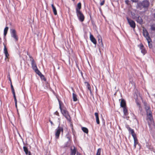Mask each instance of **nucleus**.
I'll list each match as a JSON object with an SVG mask.
<instances>
[{
  "mask_svg": "<svg viewBox=\"0 0 155 155\" xmlns=\"http://www.w3.org/2000/svg\"><path fill=\"white\" fill-rule=\"evenodd\" d=\"M125 3L127 4H129V1L128 0H127L125 1Z\"/></svg>",
  "mask_w": 155,
  "mask_h": 155,
  "instance_id": "nucleus-34",
  "label": "nucleus"
},
{
  "mask_svg": "<svg viewBox=\"0 0 155 155\" xmlns=\"http://www.w3.org/2000/svg\"><path fill=\"white\" fill-rule=\"evenodd\" d=\"M8 29V27H6L4 29V35L5 36H6L7 34V31Z\"/></svg>",
  "mask_w": 155,
  "mask_h": 155,
  "instance_id": "nucleus-23",
  "label": "nucleus"
},
{
  "mask_svg": "<svg viewBox=\"0 0 155 155\" xmlns=\"http://www.w3.org/2000/svg\"><path fill=\"white\" fill-rule=\"evenodd\" d=\"M104 0H103V1L100 3L101 5H103L104 4Z\"/></svg>",
  "mask_w": 155,
  "mask_h": 155,
  "instance_id": "nucleus-33",
  "label": "nucleus"
},
{
  "mask_svg": "<svg viewBox=\"0 0 155 155\" xmlns=\"http://www.w3.org/2000/svg\"><path fill=\"white\" fill-rule=\"evenodd\" d=\"M63 132V129L62 128L58 127L56 130L55 135L56 136H59L60 134L62 135Z\"/></svg>",
  "mask_w": 155,
  "mask_h": 155,
  "instance_id": "nucleus-8",
  "label": "nucleus"
},
{
  "mask_svg": "<svg viewBox=\"0 0 155 155\" xmlns=\"http://www.w3.org/2000/svg\"><path fill=\"white\" fill-rule=\"evenodd\" d=\"M11 31L12 36L15 39V41H18V38L15 30L14 29H12Z\"/></svg>",
  "mask_w": 155,
  "mask_h": 155,
  "instance_id": "nucleus-7",
  "label": "nucleus"
},
{
  "mask_svg": "<svg viewBox=\"0 0 155 155\" xmlns=\"http://www.w3.org/2000/svg\"><path fill=\"white\" fill-rule=\"evenodd\" d=\"M85 83L87 84L86 87L90 91L91 94L92 93V92L91 91V86L88 82H86Z\"/></svg>",
  "mask_w": 155,
  "mask_h": 155,
  "instance_id": "nucleus-14",
  "label": "nucleus"
},
{
  "mask_svg": "<svg viewBox=\"0 0 155 155\" xmlns=\"http://www.w3.org/2000/svg\"><path fill=\"white\" fill-rule=\"evenodd\" d=\"M51 7H52L53 11L54 12V13L55 15H57V12L56 9L55 7L54 6L53 4L51 5Z\"/></svg>",
  "mask_w": 155,
  "mask_h": 155,
  "instance_id": "nucleus-17",
  "label": "nucleus"
},
{
  "mask_svg": "<svg viewBox=\"0 0 155 155\" xmlns=\"http://www.w3.org/2000/svg\"><path fill=\"white\" fill-rule=\"evenodd\" d=\"M81 8V4L80 2L78 3L76 8V12L77 15L81 22L83 21L84 19V17L83 14L80 11V10Z\"/></svg>",
  "mask_w": 155,
  "mask_h": 155,
  "instance_id": "nucleus-2",
  "label": "nucleus"
},
{
  "mask_svg": "<svg viewBox=\"0 0 155 155\" xmlns=\"http://www.w3.org/2000/svg\"><path fill=\"white\" fill-rule=\"evenodd\" d=\"M23 150L26 154H28V150L27 147L25 146L23 147Z\"/></svg>",
  "mask_w": 155,
  "mask_h": 155,
  "instance_id": "nucleus-24",
  "label": "nucleus"
},
{
  "mask_svg": "<svg viewBox=\"0 0 155 155\" xmlns=\"http://www.w3.org/2000/svg\"><path fill=\"white\" fill-rule=\"evenodd\" d=\"M50 122L52 124H53L51 120H50Z\"/></svg>",
  "mask_w": 155,
  "mask_h": 155,
  "instance_id": "nucleus-40",
  "label": "nucleus"
},
{
  "mask_svg": "<svg viewBox=\"0 0 155 155\" xmlns=\"http://www.w3.org/2000/svg\"><path fill=\"white\" fill-rule=\"evenodd\" d=\"M31 65L33 69L34 70L35 72L38 75L40 76L41 75L42 76H43L40 72L36 66V64L35 61H34V60L32 58L31 59Z\"/></svg>",
  "mask_w": 155,
  "mask_h": 155,
  "instance_id": "nucleus-4",
  "label": "nucleus"
},
{
  "mask_svg": "<svg viewBox=\"0 0 155 155\" xmlns=\"http://www.w3.org/2000/svg\"><path fill=\"white\" fill-rule=\"evenodd\" d=\"M72 0L73 1H74V0Z\"/></svg>",
  "mask_w": 155,
  "mask_h": 155,
  "instance_id": "nucleus-43",
  "label": "nucleus"
},
{
  "mask_svg": "<svg viewBox=\"0 0 155 155\" xmlns=\"http://www.w3.org/2000/svg\"><path fill=\"white\" fill-rule=\"evenodd\" d=\"M82 130L86 134H88V129L85 127H82Z\"/></svg>",
  "mask_w": 155,
  "mask_h": 155,
  "instance_id": "nucleus-22",
  "label": "nucleus"
},
{
  "mask_svg": "<svg viewBox=\"0 0 155 155\" xmlns=\"http://www.w3.org/2000/svg\"><path fill=\"white\" fill-rule=\"evenodd\" d=\"M139 47L140 49H143L144 48L142 44H140L139 45Z\"/></svg>",
  "mask_w": 155,
  "mask_h": 155,
  "instance_id": "nucleus-32",
  "label": "nucleus"
},
{
  "mask_svg": "<svg viewBox=\"0 0 155 155\" xmlns=\"http://www.w3.org/2000/svg\"><path fill=\"white\" fill-rule=\"evenodd\" d=\"M149 5V3L147 0H144L138 4V6L140 8H147Z\"/></svg>",
  "mask_w": 155,
  "mask_h": 155,
  "instance_id": "nucleus-5",
  "label": "nucleus"
},
{
  "mask_svg": "<svg viewBox=\"0 0 155 155\" xmlns=\"http://www.w3.org/2000/svg\"><path fill=\"white\" fill-rule=\"evenodd\" d=\"M67 138L68 139H70V138H71V136H70V137L68 136L67 137Z\"/></svg>",
  "mask_w": 155,
  "mask_h": 155,
  "instance_id": "nucleus-39",
  "label": "nucleus"
},
{
  "mask_svg": "<svg viewBox=\"0 0 155 155\" xmlns=\"http://www.w3.org/2000/svg\"><path fill=\"white\" fill-rule=\"evenodd\" d=\"M127 21L131 27L134 28L135 27V23L134 21L132 20L129 18L128 17L127 18Z\"/></svg>",
  "mask_w": 155,
  "mask_h": 155,
  "instance_id": "nucleus-9",
  "label": "nucleus"
},
{
  "mask_svg": "<svg viewBox=\"0 0 155 155\" xmlns=\"http://www.w3.org/2000/svg\"><path fill=\"white\" fill-rule=\"evenodd\" d=\"M76 153V150L75 147H74V149L71 148L70 155H75Z\"/></svg>",
  "mask_w": 155,
  "mask_h": 155,
  "instance_id": "nucleus-13",
  "label": "nucleus"
},
{
  "mask_svg": "<svg viewBox=\"0 0 155 155\" xmlns=\"http://www.w3.org/2000/svg\"><path fill=\"white\" fill-rule=\"evenodd\" d=\"M128 130L129 131V133H130L132 136H136V134H135L133 130L130 128H128Z\"/></svg>",
  "mask_w": 155,
  "mask_h": 155,
  "instance_id": "nucleus-18",
  "label": "nucleus"
},
{
  "mask_svg": "<svg viewBox=\"0 0 155 155\" xmlns=\"http://www.w3.org/2000/svg\"><path fill=\"white\" fill-rule=\"evenodd\" d=\"M98 41L100 43H101V44L102 45V39L101 38V37H100V38H99L98 40Z\"/></svg>",
  "mask_w": 155,
  "mask_h": 155,
  "instance_id": "nucleus-31",
  "label": "nucleus"
},
{
  "mask_svg": "<svg viewBox=\"0 0 155 155\" xmlns=\"http://www.w3.org/2000/svg\"><path fill=\"white\" fill-rule=\"evenodd\" d=\"M11 89L12 90V91L13 96H14V97L16 96L15 95V90L14 89L12 85V83H11Z\"/></svg>",
  "mask_w": 155,
  "mask_h": 155,
  "instance_id": "nucleus-21",
  "label": "nucleus"
},
{
  "mask_svg": "<svg viewBox=\"0 0 155 155\" xmlns=\"http://www.w3.org/2000/svg\"><path fill=\"white\" fill-rule=\"evenodd\" d=\"M14 97V100H15V106H16V107H17V99H16V96Z\"/></svg>",
  "mask_w": 155,
  "mask_h": 155,
  "instance_id": "nucleus-30",
  "label": "nucleus"
},
{
  "mask_svg": "<svg viewBox=\"0 0 155 155\" xmlns=\"http://www.w3.org/2000/svg\"><path fill=\"white\" fill-rule=\"evenodd\" d=\"M149 43H150V42L149 43H148L149 47L150 48H151L152 47V46L151 45H150Z\"/></svg>",
  "mask_w": 155,
  "mask_h": 155,
  "instance_id": "nucleus-37",
  "label": "nucleus"
},
{
  "mask_svg": "<svg viewBox=\"0 0 155 155\" xmlns=\"http://www.w3.org/2000/svg\"><path fill=\"white\" fill-rule=\"evenodd\" d=\"M60 107L59 108L63 116L66 118L67 120L69 122L71 121V118L69 115L68 112L65 109H63L61 107L60 102L59 101Z\"/></svg>",
  "mask_w": 155,
  "mask_h": 155,
  "instance_id": "nucleus-3",
  "label": "nucleus"
},
{
  "mask_svg": "<svg viewBox=\"0 0 155 155\" xmlns=\"http://www.w3.org/2000/svg\"><path fill=\"white\" fill-rule=\"evenodd\" d=\"M101 148H99L97 150V152L96 155H101Z\"/></svg>",
  "mask_w": 155,
  "mask_h": 155,
  "instance_id": "nucleus-27",
  "label": "nucleus"
},
{
  "mask_svg": "<svg viewBox=\"0 0 155 155\" xmlns=\"http://www.w3.org/2000/svg\"><path fill=\"white\" fill-rule=\"evenodd\" d=\"M79 155H81V154H80Z\"/></svg>",
  "mask_w": 155,
  "mask_h": 155,
  "instance_id": "nucleus-45",
  "label": "nucleus"
},
{
  "mask_svg": "<svg viewBox=\"0 0 155 155\" xmlns=\"http://www.w3.org/2000/svg\"><path fill=\"white\" fill-rule=\"evenodd\" d=\"M73 100L74 101H77L78 99L77 98V96L76 94H74V93H73Z\"/></svg>",
  "mask_w": 155,
  "mask_h": 155,
  "instance_id": "nucleus-20",
  "label": "nucleus"
},
{
  "mask_svg": "<svg viewBox=\"0 0 155 155\" xmlns=\"http://www.w3.org/2000/svg\"><path fill=\"white\" fill-rule=\"evenodd\" d=\"M138 0H131V1L133 2H137Z\"/></svg>",
  "mask_w": 155,
  "mask_h": 155,
  "instance_id": "nucleus-35",
  "label": "nucleus"
},
{
  "mask_svg": "<svg viewBox=\"0 0 155 155\" xmlns=\"http://www.w3.org/2000/svg\"><path fill=\"white\" fill-rule=\"evenodd\" d=\"M145 108L147 114V121L150 128L153 129H155V126L153 120V117L152 113L150 107L147 105H145Z\"/></svg>",
  "mask_w": 155,
  "mask_h": 155,
  "instance_id": "nucleus-1",
  "label": "nucleus"
},
{
  "mask_svg": "<svg viewBox=\"0 0 155 155\" xmlns=\"http://www.w3.org/2000/svg\"><path fill=\"white\" fill-rule=\"evenodd\" d=\"M137 145V144L134 143V148L135 149V148H136V145Z\"/></svg>",
  "mask_w": 155,
  "mask_h": 155,
  "instance_id": "nucleus-36",
  "label": "nucleus"
},
{
  "mask_svg": "<svg viewBox=\"0 0 155 155\" xmlns=\"http://www.w3.org/2000/svg\"><path fill=\"white\" fill-rule=\"evenodd\" d=\"M151 29L152 30H155V24H153L151 25Z\"/></svg>",
  "mask_w": 155,
  "mask_h": 155,
  "instance_id": "nucleus-28",
  "label": "nucleus"
},
{
  "mask_svg": "<svg viewBox=\"0 0 155 155\" xmlns=\"http://www.w3.org/2000/svg\"><path fill=\"white\" fill-rule=\"evenodd\" d=\"M9 80H10V81L11 83H12V81H11V79L10 78H9Z\"/></svg>",
  "mask_w": 155,
  "mask_h": 155,
  "instance_id": "nucleus-38",
  "label": "nucleus"
},
{
  "mask_svg": "<svg viewBox=\"0 0 155 155\" xmlns=\"http://www.w3.org/2000/svg\"><path fill=\"white\" fill-rule=\"evenodd\" d=\"M134 139V143L137 144L138 143V141L137 136H133Z\"/></svg>",
  "mask_w": 155,
  "mask_h": 155,
  "instance_id": "nucleus-19",
  "label": "nucleus"
},
{
  "mask_svg": "<svg viewBox=\"0 0 155 155\" xmlns=\"http://www.w3.org/2000/svg\"><path fill=\"white\" fill-rule=\"evenodd\" d=\"M124 108V113L125 115H127L128 114L127 110L125 107L123 108Z\"/></svg>",
  "mask_w": 155,
  "mask_h": 155,
  "instance_id": "nucleus-25",
  "label": "nucleus"
},
{
  "mask_svg": "<svg viewBox=\"0 0 155 155\" xmlns=\"http://www.w3.org/2000/svg\"><path fill=\"white\" fill-rule=\"evenodd\" d=\"M70 143H71L70 141H68L67 142V143H66V144H65V145H64V147H68L70 145Z\"/></svg>",
  "mask_w": 155,
  "mask_h": 155,
  "instance_id": "nucleus-26",
  "label": "nucleus"
},
{
  "mask_svg": "<svg viewBox=\"0 0 155 155\" xmlns=\"http://www.w3.org/2000/svg\"><path fill=\"white\" fill-rule=\"evenodd\" d=\"M29 155H30V154H29Z\"/></svg>",
  "mask_w": 155,
  "mask_h": 155,
  "instance_id": "nucleus-44",
  "label": "nucleus"
},
{
  "mask_svg": "<svg viewBox=\"0 0 155 155\" xmlns=\"http://www.w3.org/2000/svg\"><path fill=\"white\" fill-rule=\"evenodd\" d=\"M136 21L138 23L140 24H141L143 22V20L142 18L139 16H138V17L136 18Z\"/></svg>",
  "mask_w": 155,
  "mask_h": 155,
  "instance_id": "nucleus-16",
  "label": "nucleus"
},
{
  "mask_svg": "<svg viewBox=\"0 0 155 155\" xmlns=\"http://www.w3.org/2000/svg\"><path fill=\"white\" fill-rule=\"evenodd\" d=\"M141 52L143 54H145L146 53V51L145 49L143 48L142 49H141Z\"/></svg>",
  "mask_w": 155,
  "mask_h": 155,
  "instance_id": "nucleus-29",
  "label": "nucleus"
},
{
  "mask_svg": "<svg viewBox=\"0 0 155 155\" xmlns=\"http://www.w3.org/2000/svg\"><path fill=\"white\" fill-rule=\"evenodd\" d=\"M154 18H155V13H154Z\"/></svg>",
  "mask_w": 155,
  "mask_h": 155,
  "instance_id": "nucleus-42",
  "label": "nucleus"
},
{
  "mask_svg": "<svg viewBox=\"0 0 155 155\" xmlns=\"http://www.w3.org/2000/svg\"><path fill=\"white\" fill-rule=\"evenodd\" d=\"M94 114L96 117V122L97 123V124H99L100 121L99 119L98 114L97 113H95Z\"/></svg>",
  "mask_w": 155,
  "mask_h": 155,
  "instance_id": "nucleus-15",
  "label": "nucleus"
},
{
  "mask_svg": "<svg viewBox=\"0 0 155 155\" xmlns=\"http://www.w3.org/2000/svg\"><path fill=\"white\" fill-rule=\"evenodd\" d=\"M57 138H58V137H59V136H57Z\"/></svg>",
  "mask_w": 155,
  "mask_h": 155,
  "instance_id": "nucleus-41",
  "label": "nucleus"
},
{
  "mask_svg": "<svg viewBox=\"0 0 155 155\" xmlns=\"http://www.w3.org/2000/svg\"><path fill=\"white\" fill-rule=\"evenodd\" d=\"M120 106L121 107H125L126 106V102L125 101L123 100L122 99L121 100L120 104Z\"/></svg>",
  "mask_w": 155,
  "mask_h": 155,
  "instance_id": "nucleus-12",
  "label": "nucleus"
},
{
  "mask_svg": "<svg viewBox=\"0 0 155 155\" xmlns=\"http://www.w3.org/2000/svg\"><path fill=\"white\" fill-rule=\"evenodd\" d=\"M143 35L146 38L148 43H149L151 41V39L149 37V34L146 30L143 29Z\"/></svg>",
  "mask_w": 155,
  "mask_h": 155,
  "instance_id": "nucleus-6",
  "label": "nucleus"
},
{
  "mask_svg": "<svg viewBox=\"0 0 155 155\" xmlns=\"http://www.w3.org/2000/svg\"><path fill=\"white\" fill-rule=\"evenodd\" d=\"M4 53L5 55V59L6 58H8L9 56V54L8 53L7 49L6 48V46L4 44Z\"/></svg>",
  "mask_w": 155,
  "mask_h": 155,
  "instance_id": "nucleus-10",
  "label": "nucleus"
},
{
  "mask_svg": "<svg viewBox=\"0 0 155 155\" xmlns=\"http://www.w3.org/2000/svg\"><path fill=\"white\" fill-rule=\"evenodd\" d=\"M90 39L91 41L95 45H96L97 41L96 40L92 35H90Z\"/></svg>",
  "mask_w": 155,
  "mask_h": 155,
  "instance_id": "nucleus-11",
  "label": "nucleus"
}]
</instances>
